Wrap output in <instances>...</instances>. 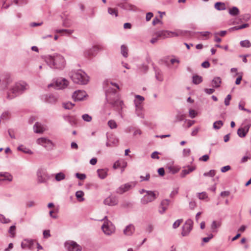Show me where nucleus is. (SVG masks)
I'll list each match as a JSON object with an SVG mask.
<instances>
[{
  "mask_svg": "<svg viewBox=\"0 0 251 251\" xmlns=\"http://www.w3.org/2000/svg\"><path fill=\"white\" fill-rule=\"evenodd\" d=\"M97 173L101 179H104L107 175V171L104 169H98Z\"/></svg>",
  "mask_w": 251,
  "mask_h": 251,
  "instance_id": "nucleus-28",
  "label": "nucleus"
},
{
  "mask_svg": "<svg viewBox=\"0 0 251 251\" xmlns=\"http://www.w3.org/2000/svg\"><path fill=\"white\" fill-rule=\"evenodd\" d=\"M240 44L241 47L245 48H249L251 46V42L248 40L241 41L240 43Z\"/></svg>",
  "mask_w": 251,
  "mask_h": 251,
  "instance_id": "nucleus-37",
  "label": "nucleus"
},
{
  "mask_svg": "<svg viewBox=\"0 0 251 251\" xmlns=\"http://www.w3.org/2000/svg\"><path fill=\"white\" fill-rule=\"evenodd\" d=\"M71 77L73 81L76 84L85 85L88 82V77L87 75L80 70L72 72Z\"/></svg>",
  "mask_w": 251,
  "mask_h": 251,
  "instance_id": "nucleus-2",
  "label": "nucleus"
},
{
  "mask_svg": "<svg viewBox=\"0 0 251 251\" xmlns=\"http://www.w3.org/2000/svg\"><path fill=\"white\" fill-rule=\"evenodd\" d=\"M170 202V201L168 199H165L161 201L159 207L160 209L159 210V212L160 214H163L168 209Z\"/></svg>",
  "mask_w": 251,
  "mask_h": 251,
  "instance_id": "nucleus-19",
  "label": "nucleus"
},
{
  "mask_svg": "<svg viewBox=\"0 0 251 251\" xmlns=\"http://www.w3.org/2000/svg\"><path fill=\"white\" fill-rule=\"evenodd\" d=\"M223 122L222 121H221V120L217 121L213 123V128L215 129L218 130V129H219L220 128H221V127L223 126Z\"/></svg>",
  "mask_w": 251,
  "mask_h": 251,
  "instance_id": "nucleus-33",
  "label": "nucleus"
},
{
  "mask_svg": "<svg viewBox=\"0 0 251 251\" xmlns=\"http://www.w3.org/2000/svg\"><path fill=\"white\" fill-rule=\"evenodd\" d=\"M196 170V167L194 166H188L187 169H183L181 171L180 173L181 177L184 178L185 176L189 173L192 172Z\"/></svg>",
  "mask_w": 251,
  "mask_h": 251,
  "instance_id": "nucleus-21",
  "label": "nucleus"
},
{
  "mask_svg": "<svg viewBox=\"0 0 251 251\" xmlns=\"http://www.w3.org/2000/svg\"><path fill=\"white\" fill-rule=\"evenodd\" d=\"M10 220L8 219H6L4 217V216L0 214V222L2 223H8L10 222Z\"/></svg>",
  "mask_w": 251,
  "mask_h": 251,
  "instance_id": "nucleus-51",
  "label": "nucleus"
},
{
  "mask_svg": "<svg viewBox=\"0 0 251 251\" xmlns=\"http://www.w3.org/2000/svg\"><path fill=\"white\" fill-rule=\"evenodd\" d=\"M221 79L220 77H215L212 80V86L214 88H218L220 86Z\"/></svg>",
  "mask_w": 251,
  "mask_h": 251,
  "instance_id": "nucleus-24",
  "label": "nucleus"
},
{
  "mask_svg": "<svg viewBox=\"0 0 251 251\" xmlns=\"http://www.w3.org/2000/svg\"><path fill=\"white\" fill-rule=\"evenodd\" d=\"M33 130L36 133H42L47 130V128L46 126L36 122L33 126Z\"/></svg>",
  "mask_w": 251,
  "mask_h": 251,
  "instance_id": "nucleus-16",
  "label": "nucleus"
},
{
  "mask_svg": "<svg viewBox=\"0 0 251 251\" xmlns=\"http://www.w3.org/2000/svg\"><path fill=\"white\" fill-rule=\"evenodd\" d=\"M102 48L100 46H95L92 48L86 50L84 52V55L86 57H91L95 55L99 50H101Z\"/></svg>",
  "mask_w": 251,
  "mask_h": 251,
  "instance_id": "nucleus-13",
  "label": "nucleus"
},
{
  "mask_svg": "<svg viewBox=\"0 0 251 251\" xmlns=\"http://www.w3.org/2000/svg\"><path fill=\"white\" fill-rule=\"evenodd\" d=\"M108 12L111 15H115V17L118 16V10L116 8H108Z\"/></svg>",
  "mask_w": 251,
  "mask_h": 251,
  "instance_id": "nucleus-39",
  "label": "nucleus"
},
{
  "mask_svg": "<svg viewBox=\"0 0 251 251\" xmlns=\"http://www.w3.org/2000/svg\"><path fill=\"white\" fill-rule=\"evenodd\" d=\"M75 106V104L71 102H67L63 104V107L66 109H71Z\"/></svg>",
  "mask_w": 251,
  "mask_h": 251,
  "instance_id": "nucleus-41",
  "label": "nucleus"
},
{
  "mask_svg": "<svg viewBox=\"0 0 251 251\" xmlns=\"http://www.w3.org/2000/svg\"><path fill=\"white\" fill-rule=\"evenodd\" d=\"M132 187V185L131 183H127L123 185L120 186L117 190L118 193L123 194L129 190H130Z\"/></svg>",
  "mask_w": 251,
  "mask_h": 251,
  "instance_id": "nucleus-20",
  "label": "nucleus"
},
{
  "mask_svg": "<svg viewBox=\"0 0 251 251\" xmlns=\"http://www.w3.org/2000/svg\"><path fill=\"white\" fill-rule=\"evenodd\" d=\"M156 199V194L153 191H146V194L141 199V203L143 204L154 201Z\"/></svg>",
  "mask_w": 251,
  "mask_h": 251,
  "instance_id": "nucleus-9",
  "label": "nucleus"
},
{
  "mask_svg": "<svg viewBox=\"0 0 251 251\" xmlns=\"http://www.w3.org/2000/svg\"><path fill=\"white\" fill-rule=\"evenodd\" d=\"M247 133L245 131V130L243 129L242 128H240L237 130V134L241 138L245 137Z\"/></svg>",
  "mask_w": 251,
  "mask_h": 251,
  "instance_id": "nucleus-38",
  "label": "nucleus"
},
{
  "mask_svg": "<svg viewBox=\"0 0 251 251\" xmlns=\"http://www.w3.org/2000/svg\"><path fill=\"white\" fill-rule=\"evenodd\" d=\"M14 2L15 4L18 5H23V4H25L27 3L26 0H14Z\"/></svg>",
  "mask_w": 251,
  "mask_h": 251,
  "instance_id": "nucleus-44",
  "label": "nucleus"
},
{
  "mask_svg": "<svg viewBox=\"0 0 251 251\" xmlns=\"http://www.w3.org/2000/svg\"><path fill=\"white\" fill-rule=\"evenodd\" d=\"M202 77L200 76L196 75L193 77V82L196 84L200 83L202 81Z\"/></svg>",
  "mask_w": 251,
  "mask_h": 251,
  "instance_id": "nucleus-36",
  "label": "nucleus"
},
{
  "mask_svg": "<svg viewBox=\"0 0 251 251\" xmlns=\"http://www.w3.org/2000/svg\"><path fill=\"white\" fill-rule=\"evenodd\" d=\"M102 220L104 223L101 226V229L103 233L108 236L113 234L115 231V226L108 220L107 216H105Z\"/></svg>",
  "mask_w": 251,
  "mask_h": 251,
  "instance_id": "nucleus-4",
  "label": "nucleus"
},
{
  "mask_svg": "<svg viewBox=\"0 0 251 251\" xmlns=\"http://www.w3.org/2000/svg\"><path fill=\"white\" fill-rule=\"evenodd\" d=\"M117 5L126 10L136 11L138 10L137 7L135 5L126 2L121 1L118 3Z\"/></svg>",
  "mask_w": 251,
  "mask_h": 251,
  "instance_id": "nucleus-11",
  "label": "nucleus"
},
{
  "mask_svg": "<svg viewBox=\"0 0 251 251\" xmlns=\"http://www.w3.org/2000/svg\"><path fill=\"white\" fill-rule=\"evenodd\" d=\"M37 176L38 177V181L40 183L44 182L46 180L47 172L44 169H39L37 171Z\"/></svg>",
  "mask_w": 251,
  "mask_h": 251,
  "instance_id": "nucleus-15",
  "label": "nucleus"
},
{
  "mask_svg": "<svg viewBox=\"0 0 251 251\" xmlns=\"http://www.w3.org/2000/svg\"><path fill=\"white\" fill-rule=\"evenodd\" d=\"M169 33V37H176L180 35L181 34V32L180 31H176L175 32H171L168 31Z\"/></svg>",
  "mask_w": 251,
  "mask_h": 251,
  "instance_id": "nucleus-43",
  "label": "nucleus"
},
{
  "mask_svg": "<svg viewBox=\"0 0 251 251\" xmlns=\"http://www.w3.org/2000/svg\"><path fill=\"white\" fill-rule=\"evenodd\" d=\"M135 98L136 100H134V103L136 107L140 104L141 102L144 100V98L140 95H136Z\"/></svg>",
  "mask_w": 251,
  "mask_h": 251,
  "instance_id": "nucleus-29",
  "label": "nucleus"
},
{
  "mask_svg": "<svg viewBox=\"0 0 251 251\" xmlns=\"http://www.w3.org/2000/svg\"><path fill=\"white\" fill-rule=\"evenodd\" d=\"M189 114L191 118H194L196 116L197 113L193 109H190Z\"/></svg>",
  "mask_w": 251,
  "mask_h": 251,
  "instance_id": "nucleus-59",
  "label": "nucleus"
},
{
  "mask_svg": "<svg viewBox=\"0 0 251 251\" xmlns=\"http://www.w3.org/2000/svg\"><path fill=\"white\" fill-rule=\"evenodd\" d=\"M57 100L56 97L53 95H50L46 98V101L49 103H54Z\"/></svg>",
  "mask_w": 251,
  "mask_h": 251,
  "instance_id": "nucleus-40",
  "label": "nucleus"
},
{
  "mask_svg": "<svg viewBox=\"0 0 251 251\" xmlns=\"http://www.w3.org/2000/svg\"><path fill=\"white\" fill-rule=\"evenodd\" d=\"M121 52L122 55L125 57H127L128 56V49L126 46L123 45L121 47Z\"/></svg>",
  "mask_w": 251,
  "mask_h": 251,
  "instance_id": "nucleus-30",
  "label": "nucleus"
},
{
  "mask_svg": "<svg viewBox=\"0 0 251 251\" xmlns=\"http://www.w3.org/2000/svg\"><path fill=\"white\" fill-rule=\"evenodd\" d=\"M159 153L157 151H154L151 154V157L152 159H159V156H158V154Z\"/></svg>",
  "mask_w": 251,
  "mask_h": 251,
  "instance_id": "nucleus-62",
  "label": "nucleus"
},
{
  "mask_svg": "<svg viewBox=\"0 0 251 251\" xmlns=\"http://www.w3.org/2000/svg\"><path fill=\"white\" fill-rule=\"evenodd\" d=\"M155 35L158 38L165 39L169 37V33L167 30L157 31L155 33Z\"/></svg>",
  "mask_w": 251,
  "mask_h": 251,
  "instance_id": "nucleus-23",
  "label": "nucleus"
},
{
  "mask_svg": "<svg viewBox=\"0 0 251 251\" xmlns=\"http://www.w3.org/2000/svg\"><path fill=\"white\" fill-rule=\"evenodd\" d=\"M122 163V160H118L114 163L113 166V168L114 169H116L120 167L121 166Z\"/></svg>",
  "mask_w": 251,
  "mask_h": 251,
  "instance_id": "nucleus-52",
  "label": "nucleus"
},
{
  "mask_svg": "<svg viewBox=\"0 0 251 251\" xmlns=\"http://www.w3.org/2000/svg\"><path fill=\"white\" fill-rule=\"evenodd\" d=\"M182 219H179L176 220L173 224V226L174 228H176L178 227L180 224L182 223Z\"/></svg>",
  "mask_w": 251,
  "mask_h": 251,
  "instance_id": "nucleus-56",
  "label": "nucleus"
},
{
  "mask_svg": "<svg viewBox=\"0 0 251 251\" xmlns=\"http://www.w3.org/2000/svg\"><path fill=\"white\" fill-rule=\"evenodd\" d=\"M221 226V222H217L216 221H213L212 222L211 225V229L212 232H217L216 228H219Z\"/></svg>",
  "mask_w": 251,
  "mask_h": 251,
  "instance_id": "nucleus-25",
  "label": "nucleus"
},
{
  "mask_svg": "<svg viewBox=\"0 0 251 251\" xmlns=\"http://www.w3.org/2000/svg\"><path fill=\"white\" fill-rule=\"evenodd\" d=\"M64 246L68 251H80L81 250V247L74 241H66Z\"/></svg>",
  "mask_w": 251,
  "mask_h": 251,
  "instance_id": "nucleus-8",
  "label": "nucleus"
},
{
  "mask_svg": "<svg viewBox=\"0 0 251 251\" xmlns=\"http://www.w3.org/2000/svg\"><path fill=\"white\" fill-rule=\"evenodd\" d=\"M214 7L218 10H223L226 9V6L224 3L222 2H217L215 3Z\"/></svg>",
  "mask_w": 251,
  "mask_h": 251,
  "instance_id": "nucleus-26",
  "label": "nucleus"
},
{
  "mask_svg": "<svg viewBox=\"0 0 251 251\" xmlns=\"http://www.w3.org/2000/svg\"><path fill=\"white\" fill-rule=\"evenodd\" d=\"M193 222L190 220H187L182 226L181 235L182 236H187L193 229Z\"/></svg>",
  "mask_w": 251,
  "mask_h": 251,
  "instance_id": "nucleus-10",
  "label": "nucleus"
},
{
  "mask_svg": "<svg viewBox=\"0 0 251 251\" xmlns=\"http://www.w3.org/2000/svg\"><path fill=\"white\" fill-rule=\"evenodd\" d=\"M10 82L9 75L1 76L0 77V87L2 89H5Z\"/></svg>",
  "mask_w": 251,
  "mask_h": 251,
  "instance_id": "nucleus-17",
  "label": "nucleus"
},
{
  "mask_svg": "<svg viewBox=\"0 0 251 251\" xmlns=\"http://www.w3.org/2000/svg\"><path fill=\"white\" fill-rule=\"evenodd\" d=\"M251 18V15L249 14H245L242 16V19L245 22L248 21Z\"/></svg>",
  "mask_w": 251,
  "mask_h": 251,
  "instance_id": "nucleus-60",
  "label": "nucleus"
},
{
  "mask_svg": "<svg viewBox=\"0 0 251 251\" xmlns=\"http://www.w3.org/2000/svg\"><path fill=\"white\" fill-rule=\"evenodd\" d=\"M213 237V235L212 234H210L208 237H204L202 239L203 242L205 243L208 242L210 239H211Z\"/></svg>",
  "mask_w": 251,
  "mask_h": 251,
  "instance_id": "nucleus-61",
  "label": "nucleus"
},
{
  "mask_svg": "<svg viewBox=\"0 0 251 251\" xmlns=\"http://www.w3.org/2000/svg\"><path fill=\"white\" fill-rule=\"evenodd\" d=\"M56 32L58 33H62L63 32H65L67 34H71L72 33L73 31L71 30L68 29H57L56 30Z\"/></svg>",
  "mask_w": 251,
  "mask_h": 251,
  "instance_id": "nucleus-48",
  "label": "nucleus"
},
{
  "mask_svg": "<svg viewBox=\"0 0 251 251\" xmlns=\"http://www.w3.org/2000/svg\"><path fill=\"white\" fill-rule=\"evenodd\" d=\"M34 240L32 239H25L21 243V247L23 249L28 248L31 250L34 244Z\"/></svg>",
  "mask_w": 251,
  "mask_h": 251,
  "instance_id": "nucleus-18",
  "label": "nucleus"
},
{
  "mask_svg": "<svg viewBox=\"0 0 251 251\" xmlns=\"http://www.w3.org/2000/svg\"><path fill=\"white\" fill-rule=\"evenodd\" d=\"M215 171L214 170H210L209 172H207V173H204L203 174L204 176H209L210 177H213V176H215Z\"/></svg>",
  "mask_w": 251,
  "mask_h": 251,
  "instance_id": "nucleus-49",
  "label": "nucleus"
},
{
  "mask_svg": "<svg viewBox=\"0 0 251 251\" xmlns=\"http://www.w3.org/2000/svg\"><path fill=\"white\" fill-rule=\"evenodd\" d=\"M82 118L84 121L89 122L92 120V117L87 114H83L82 116Z\"/></svg>",
  "mask_w": 251,
  "mask_h": 251,
  "instance_id": "nucleus-46",
  "label": "nucleus"
},
{
  "mask_svg": "<svg viewBox=\"0 0 251 251\" xmlns=\"http://www.w3.org/2000/svg\"><path fill=\"white\" fill-rule=\"evenodd\" d=\"M185 118V115L180 113H178L176 116V119L178 121H182Z\"/></svg>",
  "mask_w": 251,
  "mask_h": 251,
  "instance_id": "nucleus-53",
  "label": "nucleus"
},
{
  "mask_svg": "<svg viewBox=\"0 0 251 251\" xmlns=\"http://www.w3.org/2000/svg\"><path fill=\"white\" fill-rule=\"evenodd\" d=\"M199 130H200V127H195V128H194V129L192 130V132H191V135L193 136H196L197 133H198V132L199 131Z\"/></svg>",
  "mask_w": 251,
  "mask_h": 251,
  "instance_id": "nucleus-63",
  "label": "nucleus"
},
{
  "mask_svg": "<svg viewBox=\"0 0 251 251\" xmlns=\"http://www.w3.org/2000/svg\"><path fill=\"white\" fill-rule=\"evenodd\" d=\"M76 177L80 179V180H84L86 178V175L84 174H80L78 173H77L75 174Z\"/></svg>",
  "mask_w": 251,
  "mask_h": 251,
  "instance_id": "nucleus-55",
  "label": "nucleus"
},
{
  "mask_svg": "<svg viewBox=\"0 0 251 251\" xmlns=\"http://www.w3.org/2000/svg\"><path fill=\"white\" fill-rule=\"evenodd\" d=\"M155 77L156 79L158 80L161 81L163 80V76L161 72L159 71H155Z\"/></svg>",
  "mask_w": 251,
  "mask_h": 251,
  "instance_id": "nucleus-42",
  "label": "nucleus"
},
{
  "mask_svg": "<svg viewBox=\"0 0 251 251\" xmlns=\"http://www.w3.org/2000/svg\"><path fill=\"white\" fill-rule=\"evenodd\" d=\"M135 230V228L133 225H129L127 226L124 230V234L126 236L132 235Z\"/></svg>",
  "mask_w": 251,
  "mask_h": 251,
  "instance_id": "nucleus-22",
  "label": "nucleus"
},
{
  "mask_svg": "<svg viewBox=\"0 0 251 251\" xmlns=\"http://www.w3.org/2000/svg\"><path fill=\"white\" fill-rule=\"evenodd\" d=\"M87 96L86 92L82 90H77L74 92L72 98L75 101L83 100L84 98Z\"/></svg>",
  "mask_w": 251,
  "mask_h": 251,
  "instance_id": "nucleus-12",
  "label": "nucleus"
},
{
  "mask_svg": "<svg viewBox=\"0 0 251 251\" xmlns=\"http://www.w3.org/2000/svg\"><path fill=\"white\" fill-rule=\"evenodd\" d=\"M68 85V81L65 78H60L56 80L54 83L49 84L48 87H54L57 89H64Z\"/></svg>",
  "mask_w": 251,
  "mask_h": 251,
  "instance_id": "nucleus-6",
  "label": "nucleus"
},
{
  "mask_svg": "<svg viewBox=\"0 0 251 251\" xmlns=\"http://www.w3.org/2000/svg\"><path fill=\"white\" fill-rule=\"evenodd\" d=\"M108 125L111 129L116 128L117 127L116 123L113 120L109 121Z\"/></svg>",
  "mask_w": 251,
  "mask_h": 251,
  "instance_id": "nucleus-45",
  "label": "nucleus"
},
{
  "mask_svg": "<svg viewBox=\"0 0 251 251\" xmlns=\"http://www.w3.org/2000/svg\"><path fill=\"white\" fill-rule=\"evenodd\" d=\"M28 88L27 84L24 82L17 83L11 89V91L13 95L8 94L7 98L8 99H12L17 95L22 93Z\"/></svg>",
  "mask_w": 251,
  "mask_h": 251,
  "instance_id": "nucleus-3",
  "label": "nucleus"
},
{
  "mask_svg": "<svg viewBox=\"0 0 251 251\" xmlns=\"http://www.w3.org/2000/svg\"><path fill=\"white\" fill-rule=\"evenodd\" d=\"M65 178V175L64 173L60 172L57 173L55 175V179L57 181H61L64 179Z\"/></svg>",
  "mask_w": 251,
  "mask_h": 251,
  "instance_id": "nucleus-34",
  "label": "nucleus"
},
{
  "mask_svg": "<svg viewBox=\"0 0 251 251\" xmlns=\"http://www.w3.org/2000/svg\"><path fill=\"white\" fill-rule=\"evenodd\" d=\"M45 61L50 68L53 69H62L64 68L66 64L64 57L57 53L47 56Z\"/></svg>",
  "mask_w": 251,
  "mask_h": 251,
  "instance_id": "nucleus-1",
  "label": "nucleus"
},
{
  "mask_svg": "<svg viewBox=\"0 0 251 251\" xmlns=\"http://www.w3.org/2000/svg\"><path fill=\"white\" fill-rule=\"evenodd\" d=\"M10 116V113L8 111H5L2 113L1 115V118L2 119H6Z\"/></svg>",
  "mask_w": 251,
  "mask_h": 251,
  "instance_id": "nucleus-50",
  "label": "nucleus"
},
{
  "mask_svg": "<svg viewBox=\"0 0 251 251\" xmlns=\"http://www.w3.org/2000/svg\"><path fill=\"white\" fill-rule=\"evenodd\" d=\"M103 202L105 205L114 206L118 204V201L116 197L110 196L106 198Z\"/></svg>",
  "mask_w": 251,
  "mask_h": 251,
  "instance_id": "nucleus-14",
  "label": "nucleus"
},
{
  "mask_svg": "<svg viewBox=\"0 0 251 251\" xmlns=\"http://www.w3.org/2000/svg\"><path fill=\"white\" fill-rule=\"evenodd\" d=\"M15 229H16V226H12L9 228V232L12 235V237H14V236H15Z\"/></svg>",
  "mask_w": 251,
  "mask_h": 251,
  "instance_id": "nucleus-57",
  "label": "nucleus"
},
{
  "mask_svg": "<svg viewBox=\"0 0 251 251\" xmlns=\"http://www.w3.org/2000/svg\"><path fill=\"white\" fill-rule=\"evenodd\" d=\"M112 93H110V92H106V96L107 102L111 104L113 106L117 107H122V105L123 104V101L119 100L118 99H115L114 98L112 97V95L115 96L116 93V90H112Z\"/></svg>",
  "mask_w": 251,
  "mask_h": 251,
  "instance_id": "nucleus-5",
  "label": "nucleus"
},
{
  "mask_svg": "<svg viewBox=\"0 0 251 251\" xmlns=\"http://www.w3.org/2000/svg\"><path fill=\"white\" fill-rule=\"evenodd\" d=\"M36 143L48 150H51L53 147V144L51 141L45 137L39 138L37 139Z\"/></svg>",
  "mask_w": 251,
  "mask_h": 251,
  "instance_id": "nucleus-7",
  "label": "nucleus"
},
{
  "mask_svg": "<svg viewBox=\"0 0 251 251\" xmlns=\"http://www.w3.org/2000/svg\"><path fill=\"white\" fill-rule=\"evenodd\" d=\"M3 177L2 178V181H11L12 180V176L9 175L8 173H5L3 174L2 176Z\"/></svg>",
  "mask_w": 251,
  "mask_h": 251,
  "instance_id": "nucleus-35",
  "label": "nucleus"
},
{
  "mask_svg": "<svg viewBox=\"0 0 251 251\" xmlns=\"http://www.w3.org/2000/svg\"><path fill=\"white\" fill-rule=\"evenodd\" d=\"M231 96L230 95H228L226 98L225 99V101H224V102H225V104L226 105V106H228L230 104V100H231Z\"/></svg>",
  "mask_w": 251,
  "mask_h": 251,
  "instance_id": "nucleus-54",
  "label": "nucleus"
},
{
  "mask_svg": "<svg viewBox=\"0 0 251 251\" xmlns=\"http://www.w3.org/2000/svg\"><path fill=\"white\" fill-rule=\"evenodd\" d=\"M19 151H22L25 153L31 154L33 153L32 151L24 147V146L21 145L18 147Z\"/></svg>",
  "mask_w": 251,
  "mask_h": 251,
  "instance_id": "nucleus-32",
  "label": "nucleus"
},
{
  "mask_svg": "<svg viewBox=\"0 0 251 251\" xmlns=\"http://www.w3.org/2000/svg\"><path fill=\"white\" fill-rule=\"evenodd\" d=\"M198 197L200 200H204L207 198V195L205 192L198 193Z\"/></svg>",
  "mask_w": 251,
  "mask_h": 251,
  "instance_id": "nucleus-47",
  "label": "nucleus"
},
{
  "mask_svg": "<svg viewBox=\"0 0 251 251\" xmlns=\"http://www.w3.org/2000/svg\"><path fill=\"white\" fill-rule=\"evenodd\" d=\"M240 13L239 9L235 6L232 7L229 10V14L231 16H237Z\"/></svg>",
  "mask_w": 251,
  "mask_h": 251,
  "instance_id": "nucleus-27",
  "label": "nucleus"
},
{
  "mask_svg": "<svg viewBox=\"0 0 251 251\" xmlns=\"http://www.w3.org/2000/svg\"><path fill=\"white\" fill-rule=\"evenodd\" d=\"M68 122L72 125L75 126L76 124V119L74 117L71 116Z\"/></svg>",
  "mask_w": 251,
  "mask_h": 251,
  "instance_id": "nucleus-58",
  "label": "nucleus"
},
{
  "mask_svg": "<svg viewBox=\"0 0 251 251\" xmlns=\"http://www.w3.org/2000/svg\"><path fill=\"white\" fill-rule=\"evenodd\" d=\"M84 195V194L82 191H78L75 193V196L79 201H84V198H83Z\"/></svg>",
  "mask_w": 251,
  "mask_h": 251,
  "instance_id": "nucleus-31",
  "label": "nucleus"
},
{
  "mask_svg": "<svg viewBox=\"0 0 251 251\" xmlns=\"http://www.w3.org/2000/svg\"><path fill=\"white\" fill-rule=\"evenodd\" d=\"M230 169H231L230 166L229 165H227V166L222 167L221 169V171L223 173H225V172L229 171V170H230Z\"/></svg>",
  "mask_w": 251,
  "mask_h": 251,
  "instance_id": "nucleus-64",
  "label": "nucleus"
}]
</instances>
